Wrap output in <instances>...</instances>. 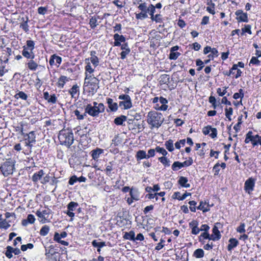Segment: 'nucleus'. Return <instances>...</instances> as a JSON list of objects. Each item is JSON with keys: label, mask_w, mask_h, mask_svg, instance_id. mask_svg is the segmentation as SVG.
Here are the masks:
<instances>
[{"label": "nucleus", "mask_w": 261, "mask_h": 261, "mask_svg": "<svg viewBox=\"0 0 261 261\" xmlns=\"http://www.w3.org/2000/svg\"><path fill=\"white\" fill-rule=\"evenodd\" d=\"M245 224L244 223H241L240 226L237 227V231L239 233H244L245 232Z\"/></svg>", "instance_id": "obj_64"}, {"label": "nucleus", "mask_w": 261, "mask_h": 261, "mask_svg": "<svg viewBox=\"0 0 261 261\" xmlns=\"http://www.w3.org/2000/svg\"><path fill=\"white\" fill-rule=\"evenodd\" d=\"M35 43L33 41L28 40L27 42V45L24 46L23 47H27V49L33 50L34 48Z\"/></svg>", "instance_id": "obj_53"}, {"label": "nucleus", "mask_w": 261, "mask_h": 261, "mask_svg": "<svg viewBox=\"0 0 261 261\" xmlns=\"http://www.w3.org/2000/svg\"><path fill=\"white\" fill-rule=\"evenodd\" d=\"M25 140L27 141L26 145L31 148L36 142V134L34 131H31L29 134H26Z\"/></svg>", "instance_id": "obj_11"}, {"label": "nucleus", "mask_w": 261, "mask_h": 261, "mask_svg": "<svg viewBox=\"0 0 261 261\" xmlns=\"http://www.w3.org/2000/svg\"><path fill=\"white\" fill-rule=\"evenodd\" d=\"M244 96L243 91L242 89L239 90V93H235L233 95V98L235 99H237L240 97L243 98Z\"/></svg>", "instance_id": "obj_58"}, {"label": "nucleus", "mask_w": 261, "mask_h": 261, "mask_svg": "<svg viewBox=\"0 0 261 261\" xmlns=\"http://www.w3.org/2000/svg\"><path fill=\"white\" fill-rule=\"evenodd\" d=\"M182 167L183 165L182 163L178 161L174 162L172 165V169L174 171L177 170L178 169H179Z\"/></svg>", "instance_id": "obj_45"}, {"label": "nucleus", "mask_w": 261, "mask_h": 261, "mask_svg": "<svg viewBox=\"0 0 261 261\" xmlns=\"http://www.w3.org/2000/svg\"><path fill=\"white\" fill-rule=\"evenodd\" d=\"M57 253L53 245H50L47 248L45 247V255L47 258L52 259L53 256Z\"/></svg>", "instance_id": "obj_14"}, {"label": "nucleus", "mask_w": 261, "mask_h": 261, "mask_svg": "<svg viewBox=\"0 0 261 261\" xmlns=\"http://www.w3.org/2000/svg\"><path fill=\"white\" fill-rule=\"evenodd\" d=\"M170 77L168 74H162L160 77V82L161 84H168L169 83Z\"/></svg>", "instance_id": "obj_36"}, {"label": "nucleus", "mask_w": 261, "mask_h": 261, "mask_svg": "<svg viewBox=\"0 0 261 261\" xmlns=\"http://www.w3.org/2000/svg\"><path fill=\"white\" fill-rule=\"evenodd\" d=\"M92 245L94 247L99 248H101L106 245L105 242H97L96 240H94L92 242Z\"/></svg>", "instance_id": "obj_41"}, {"label": "nucleus", "mask_w": 261, "mask_h": 261, "mask_svg": "<svg viewBox=\"0 0 261 261\" xmlns=\"http://www.w3.org/2000/svg\"><path fill=\"white\" fill-rule=\"evenodd\" d=\"M85 64H86L85 66V76L87 75H90L91 73H92L94 69L92 68L91 63L89 62V59H86L85 60Z\"/></svg>", "instance_id": "obj_21"}, {"label": "nucleus", "mask_w": 261, "mask_h": 261, "mask_svg": "<svg viewBox=\"0 0 261 261\" xmlns=\"http://www.w3.org/2000/svg\"><path fill=\"white\" fill-rule=\"evenodd\" d=\"M236 19L238 23L247 22L249 20L248 14L241 9L237 10L235 13Z\"/></svg>", "instance_id": "obj_8"}, {"label": "nucleus", "mask_w": 261, "mask_h": 261, "mask_svg": "<svg viewBox=\"0 0 261 261\" xmlns=\"http://www.w3.org/2000/svg\"><path fill=\"white\" fill-rule=\"evenodd\" d=\"M205 205H206V203L205 202H203L202 201H201L200 202V204L197 207V209L200 210L201 211H202L203 212H207L209 210V209L208 208H206L205 207Z\"/></svg>", "instance_id": "obj_54"}, {"label": "nucleus", "mask_w": 261, "mask_h": 261, "mask_svg": "<svg viewBox=\"0 0 261 261\" xmlns=\"http://www.w3.org/2000/svg\"><path fill=\"white\" fill-rule=\"evenodd\" d=\"M78 206L79 204L74 201L69 202L67 206V211L64 213L71 217V221L73 220V218L74 217V213L73 212L75 210Z\"/></svg>", "instance_id": "obj_10"}, {"label": "nucleus", "mask_w": 261, "mask_h": 261, "mask_svg": "<svg viewBox=\"0 0 261 261\" xmlns=\"http://www.w3.org/2000/svg\"><path fill=\"white\" fill-rule=\"evenodd\" d=\"M132 5L139 10L138 13H135V18L137 20H144L148 18V13L150 17H153L155 12V7L153 4L148 6L143 0H133Z\"/></svg>", "instance_id": "obj_1"}, {"label": "nucleus", "mask_w": 261, "mask_h": 261, "mask_svg": "<svg viewBox=\"0 0 261 261\" xmlns=\"http://www.w3.org/2000/svg\"><path fill=\"white\" fill-rule=\"evenodd\" d=\"M22 55L23 57L27 59H34L35 55L33 50L27 49V47H23Z\"/></svg>", "instance_id": "obj_18"}, {"label": "nucleus", "mask_w": 261, "mask_h": 261, "mask_svg": "<svg viewBox=\"0 0 261 261\" xmlns=\"http://www.w3.org/2000/svg\"><path fill=\"white\" fill-rule=\"evenodd\" d=\"M69 93L71 95V97L76 98L75 95L79 93V87L77 85H73L69 90Z\"/></svg>", "instance_id": "obj_30"}, {"label": "nucleus", "mask_w": 261, "mask_h": 261, "mask_svg": "<svg viewBox=\"0 0 261 261\" xmlns=\"http://www.w3.org/2000/svg\"><path fill=\"white\" fill-rule=\"evenodd\" d=\"M99 80L93 75L86 74L83 85L84 91L88 93L89 95L93 96L99 88Z\"/></svg>", "instance_id": "obj_2"}, {"label": "nucleus", "mask_w": 261, "mask_h": 261, "mask_svg": "<svg viewBox=\"0 0 261 261\" xmlns=\"http://www.w3.org/2000/svg\"><path fill=\"white\" fill-rule=\"evenodd\" d=\"M228 242L227 250L230 252L239 245V241L235 238L229 239Z\"/></svg>", "instance_id": "obj_19"}, {"label": "nucleus", "mask_w": 261, "mask_h": 261, "mask_svg": "<svg viewBox=\"0 0 261 261\" xmlns=\"http://www.w3.org/2000/svg\"><path fill=\"white\" fill-rule=\"evenodd\" d=\"M27 65L28 68L32 71H35L38 67V64L33 59H31L27 63Z\"/></svg>", "instance_id": "obj_34"}, {"label": "nucleus", "mask_w": 261, "mask_h": 261, "mask_svg": "<svg viewBox=\"0 0 261 261\" xmlns=\"http://www.w3.org/2000/svg\"><path fill=\"white\" fill-rule=\"evenodd\" d=\"M206 5L207 6L206 7V10L210 14L215 15V4L212 2V0H207Z\"/></svg>", "instance_id": "obj_17"}, {"label": "nucleus", "mask_w": 261, "mask_h": 261, "mask_svg": "<svg viewBox=\"0 0 261 261\" xmlns=\"http://www.w3.org/2000/svg\"><path fill=\"white\" fill-rule=\"evenodd\" d=\"M20 27L25 32L29 31V25L28 24V20L23 21L20 23Z\"/></svg>", "instance_id": "obj_62"}, {"label": "nucleus", "mask_w": 261, "mask_h": 261, "mask_svg": "<svg viewBox=\"0 0 261 261\" xmlns=\"http://www.w3.org/2000/svg\"><path fill=\"white\" fill-rule=\"evenodd\" d=\"M74 114L76 116L77 119L79 120H83L87 116L85 111L83 114H81L80 111L78 110H75L74 111Z\"/></svg>", "instance_id": "obj_42"}, {"label": "nucleus", "mask_w": 261, "mask_h": 261, "mask_svg": "<svg viewBox=\"0 0 261 261\" xmlns=\"http://www.w3.org/2000/svg\"><path fill=\"white\" fill-rule=\"evenodd\" d=\"M178 182V184L182 187L187 188H189L190 187V185L188 183V179L186 177H184V176L180 177Z\"/></svg>", "instance_id": "obj_27"}, {"label": "nucleus", "mask_w": 261, "mask_h": 261, "mask_svg": "<svg viewBox=\"0 0 261 261\" xmlns=\"http://www.w3.org/2000/svg\"><path fill=\"white\" fill-rule=\"evenodd\" d=\"M130 197L135 201H137L139 199V192L136 188H131L129 192Z\"/></svg>", "instance_id": "obj_26"}, {"label": "nucleus", "mask_w": 261, "mask_h": 261, "mask_svg": "<svg viewBox=\"0 0 261 261\" xmlns=\"http://www.w3.org/2000/svg\"><path fill=\"white\" fill-rule=\"evenodd\" d=\"M155 150L157 152H159L162 154L163 156H165L168 154V152L163 147H160V146H156L155 147Z\"/></svg>", "instance_id": "obj_49"}, {"label": "nucleus", "mask_w": 261, "mask_h": 261, "mask_svg": "<svg viewBox=\"0 0 261 261\" xmlns=\"http://www.w3.org/2000/svg\"><path fill=\"white\" fill-rule=\"evenodd\" d=\"M108 107L112 112H115L118 110V105L116 102H114L112 98H108L107 99Z\"/></svg>", "instance_id": "obj_20"}, {"label": "nucleus", "mask_w": 261, "mask_h": 261, "mask_svg": "<svg viewBox=\"0 0 261 261\" xmlns=\"http://www.w3.org/2000/svg\"><path fill=\"white\" fill-rule=\"evenodd\" d=\"M44 171L43 170H40L38 172L35 173L32 176V180L34 182H37L41 179L44 175Z\"/></svg>", "instance_id": "obj_25"}, {"label": "nucleus", "mask_w": 261, "mask_h": 261, "mask_svg": "<svg viewBox=\"0 0 261 261\" xmlns=\"http://www.w3.org/2000/svg\"><path fill=\"white\" fill-rule=\"evenodd\" d=\"M235 71H237V73L235 75V77L236 79H238V77L241 76L242 71L238 68V66L236 64H234L232 67L229 70V72H226V73H225V74L229 76L231 74H234Z\"/></svg>", "instance_id": "obj_15"}, {"label": "nucleus", "mask_w": 261, "mask_h": 261, "mask_svg": "<svg viewBox=\"0 0 261 261\" xmlns=\"http://www.w3.org/2000/svg\"><path fill=\"white\" fill-rule=\"evenodd\" d=\"M69 78L66 76L62 75L60 77L58 82V86L60 88H63L66 82L69 81Z\"/></svg>", "instance_id": "obj_29"}, {"label": "nucleus", "mask_w": 261, "mask_h": 261, "mask_svg": "<svg viewBox=\"0 0 261 261\" xmlns=\"http://www.w3.org/2000/svg\"><path fill=\"white\" fill-rule=\"evenodd\" d=\"M127 117L124 115H121L116 117L114 120V123L117 125H122L124 122L126 120Z\"/></svg>", "instance_id": "obj_28"}, {"label": "nucleus", "mask_w": 261, "mask_h": 261, "mask_svg": "<svg viewBox=\"0 0 261 261\" xmlns=\"http://www.w3.org/2000/svg\"><path fill=\"white\" fill-rule=\"evenodd\" d=\"M150 19L152 21H154L156 22H160L162 21L161 15L159 14H154L153 17H150Z\"/></svg>", "instance_id": "obj_55"}, {"label": "nucleus", "mask_w": 261, "mask_h": 261, "mask_svg": "<svg viewBox=\"0 0 261 261\" xmlns=\"http://www.w3.org/2000/svg\"><path fill=\"white\" fill-rule=\"evenodd\" d=\"M9 223L10 221H7L6 219H4L0 221V229L7 230L11 226Z\"/></svg>", "instance_id": "obj_33"}, {"label": "nucleus", "mask_w": 261, "mask_h": 261, "mask_svg": "<svg viewBox=\"0 0 261 261\" xmlns=\"http://www.w3.org/2000/svg\"><path fill=\"white\" fill-rule=\"evenodd\" d=\"M89 24L91 29H94L98 25L97 18L95 16L92 17L89 20Z\"/></svg>", "instance_id": "obj_40"}, {"label": "nucleus", "mask_w": 261, "mask_h": 261, "mask_svg": "<svg viewBox=\"0 0 261 261\" xmlns=\"http://www.w3.org/2000/svg\"><path fill=\"white\" fill-rule=\"evenodd\" d=\"M35 218L33 215L29 214L27 217V219H24L22 221V225L23 226H27L29 223L33 224L35 222Z\"/></svg>", "instance_id": "obj_23"}, {"label": "nucleus", "mask_w": 261, "mask_h": 261, "mask_svg": "<svg viewBox=\"0 0 261 261\" xmlns=\"http://www.w3.org/2000/svg\"><path fill=\"white\" fill-rule=\"evenodd\" d=\"M218 225H221L220 223H217L213 228V234H211L212 240L215 241L219 240L221 237L220 231L218 229Z\"/></svg>", "instance_id": "obj_13"}, {"label": "nucleus", "mask_w": 261, "mask_h": 261, "mask_svg": "<svg viewBox=\"0 0 261 261\" xmlns=\"http://www.w3.org/2000/svg\"><path fill=\"white\" fill-rule=\"evenodd\" d=\"M12 249V247L10 246H8L6 247V251L5 252V255L8 258H11L13 257Z\"/></svg>", "instance_id": "obj_51"}, {"label": "nucleus", "mask_w": 261, "mask_h": 261, "mask_svg": "<svg viewBox=\"0 0 261 261\" xmlns=\"http://www.w3.org/2000/svg\"><path fill=\"white\" fill-rule=\"evenodd\" d=\"M49 231V227L47 225H44L40 230V234L42 236H46Z\"/></svg>", "instance_id": "obj_43"}, {"label": "nucleus", "mask_w": 261, "mask_h": 261, "mask_svg": "<svg viewBox=\"0 0 261 261\" xmlns=\"http://www.w3.org/2000/svg\"><path fill=\"white\" fill-rule=\"evenodd\" d=\"M114 45L115 46H119L121 45V42H125V38L119 34H115L114 36Z\"/></svg>", "instance_id": "obj_16"}, {"label": "nucleus", "mask_w": 261, "mask_h": 261, "mask_svg": "<svg viewBox=\"0 0 261 261\" xmlns=\"http://www.w3.org/2000/svg\"><path fill=\"white\" fill-rule=\"evenodd\" d=\"M38 13L41 15H44L47 11V8L45 7H40L37 10Z\"/></svg>", "instance_id": "obj_61"}, {"label": "nucleus", "mask_w": 261, "mask_h": 261, "mask_svg": "<svg viewBox=\"0 0 261 261\" xmlns=\"http://www.w3.org/2000/svg\"><path fill=\"white\" fill-rule=\"evenodd\" d=\"M220 165L219 163H217L215 165V166L213 167V171L214 172L215 175H217L219 174V171H220Z\"/></svg>", "instance_id": "obj_63"}, {"label": "nucleus", "mask_w": 261, "mask_h": 261, "mask_svg": "<svg viewBox=\"0 0 261 261\" xmlns=\"http://www.w3.org/2000/svg\"><path fill=\"white\" fill-rule=\"evenodd\" d=\"M164 117L161 113L155 111H150L147 116V122L150 126V128H159L164 121Z\"/></svg>", "instance_id": "obj_3"}, {"label": "nucleus", "mask_w": 261, "mask_h": 261, "mask_svg": "<svg viewBox=\"0 0 261 261\" xmlns=\"http://www.w3.org/2000/svg\"><path fill=\"white\" fill-rule=\"evenodd\" d=\"M50 210H44L42 211L38 210L36 212V215L41 219L40 221L42 223H45L49 217Z\"/></svg>", "instance_id": "obj_12"}, {"label": "nucleus", "mask_w": 261, "mask_h": 261, "mask_svg": "<svg viewBox=\"0 0 261 261\" xmlns=\"http://www.w3.org/2000/svg\"><path fill=\"white\" fill-rule=\"evenodd\" d=\"M189 204H190V209L191 210V212H196V202L194 201V200H192V201H190L189 202Z\"/></svg>", "instance_id": "obj_59"}, {"label": "nucleus", "mask_w": 261, "mask_h": 261, "mask_svg": "<svg viewBox=\"0 0 261 261\" xmlns=\"http://www.w3.org/2000/svg\"><path fill=\"white\" fill-rule=\"evenodd\" d=\"M113 3L119 8H123L125 4V2H123L121 0H114Z\"/></svg>", "instance_id": "obj_52"}, {"label": "nucleus", "mask_w": 261, "mask_h": 261, "mask_svg": "<svg viewBox=\"0 0 261 261\" xmlns=\"http://www.w3.org/2000/svg\"><path fill=\"white\" fill-rule=\"evenodd\" d=\"M165 146L166 149L170 152H172L174 150V148L173 146V141L170 139L165 143Z\"/></svg>", "instance_id": "obj_35"}, {"label": "nucleus", "mask_w": 261, "mask_h": 261, "mask_svg": "<svg viewBox=\"0 0 261 261\" xmlns=\"http://www.w3.org/2000/svg\"><path fill=\"white\" fill-rule=\"evenodd\" d=\"M103 152V150L99 148H97L92 151V156L94 160H96L99 157L100 154Z\"/></svg>", "instance_id": "obj_37"}, {"label": "nucleus", "mask_w": 261, "mask_h": 261, "mask_svg": "<svg viewBox=\"0 0 261 261\" xmlns=\"http://www.w3.org/2000/svg\"><path fill=\"white\" fill-rule=\"evenodd\" d=\"M259 135H256L254 136V138L252 139L251 144L253 146H255L258 145Z\"/></svg>", "instance_id": "obj_60"}, {"label": "nucleus", "mask_w": 261, "mask_h": 261, "mask_svg": "<svg viewBox=\"0 0 261 261\" xmlns=\"http://www.w3.org/2000/svg\"><path fill=\"white\" fill-rule=\"evenodd\" d=\"M118 98L123 101L119 102V105L124 110L130 109L132 107V100L130 96L126 94H122L119 96Z\"/></svg>", "instance_id": "obj_7"}, {"label": "nucleus", "mask_w": 261, "mask_h": 261, "mask_svg": "<svg viewBox=\"0 0 261 261\" xmlns=\"http://www.w3.org/2000/svg\"><path fill=\"white\" fill-rule=\"evenodd\" d=\"M180 55L181 54L179 52L170 51L169 58L174 60L177 59Z\"/></svg>", "instance_id": "obj_48"}, {"label": "nucleus", "mask_w": 261, "mask_h": 261, "mask_svg": "<svg viewBox=\"0 0 261 261\" xmlns=\"http://www.w3.org/2000/svg\"><path fill=\"white\" fill-rule=\"evenodd\" d=\"M255 184V179L252 177L247 179L244 184V190L246 193L250 194L254 190Z\"/></svg>", "instance_id": "obj_9"}, {"label": "nucleus", "mask_w": 261, "mask_h": 261, "mask_svg": "<svg viewBox=\"0 0 261 261\" xmlns=\"http://www.w3.org/2000/svg\"><path fill=\"white\" fill-rule=\"evenodd\" d=\"M251 25L250 24H245L244 27L242 28V33H251Z\"/></svg>", "instance_id": "obj_57"}, {"label": "nucleus", "mask_w": 261, "mask_h": 261, "mask_svg": "<svg viewBox=\"0 0 261 261\" xmlns=\"http://www.w3.org/2000/svg\"><path fill=\"white\" fill-rule=\"evenodd\" d=\"M14 97L17 99L20 98L25 100H27L28 97V95L23 91H18Z\"/></svg>", "instance_id": "obj_38"}, {"label": "nucleus", "mask_w": 261, "mask_h": 261, "mask_svg": "<svg viewBox=\"0 0 261 261\" xmlns=\"http://www.w3.org/2000/svg\"><path fill=\"white\" fill-rule=\"evenodd\" d=\"M59 140L61 145H64L69 147L73 143V134L71 130L62 129L58 135Z\"/></svg>", "instance_id": "obj_5"}, {"label": "nucleus", "mask_w": 261, "mask_h": 261, "mask_svg": "<svg viewBox=\"0 0 261 261\" xmlns=\"http://www.w3.org/2000/svg\"><path fill=\"white\" fill-rule=\"evenodd\" d=\"M154 34H150V35H151V36H149V39L152 38L151 39V41H150L151 45H155L156 44H158L159 41L162 38V37L159 35H155V37H154L152 36V35H154Z\"/></svg>", "instance_id": "obj_31"}, {"label": "nucleus", "mask_w": 261, "mask_h": 261, "mask_svg": "<svg viewBox=\"0 0 261 261\" xmlns=\"http://www.w3.org/2000/svg\"><path fill=\"white\" fill-rule=\"evenodd\" d=\"M105 106L102 103H97L96 101L92 104L89 103L85 106V111L86 115L88 114L92 117H97L100 113L105 111Z\"/></svg>", "instance_id": "obj_4"}, {"label": "nucleus", "mask_w": 261, "mask_h": 261, "mask_svg": "<svg viewBox=\"0 0 261 261\" xmlns=\"http://www.w3.org/2000/svg\"><path fill=\"white\" fill-rule=\"evenodd\" d=\"M158 160L165 167H169L170 166V160L167 157H160Z\"/></svg>", "instance_id": "obj_39"}, {"label": "nucleus", "mask_w": 261, "mask_h": 261, "mask_svg": "<svg viewBox=\"0 0 261 261\" xmlns=\"http://www.w3.org/2000/svg\"><path fill=\"white\" fill-rule=\"evenodd\" d=\"M186 143V140L185 139H182L179 140V141H177L175 144V146L176 149H180L181 147V145L182 146L185 145Z\"/></svg>", "instance_id": "obj_56"}, {"label": "nucleus", "mask_w": 261, "mask_h": 261, "mask_svg": "<svg viewBox=\"0 0 261 261\" xmlns=\"http://www.w3.org/2000/svg\"><path fill=\"white\" fill-rule=\"evenodd\" d=\"M89 59V62L91 63L94 67L97 66L99 64V59L97 57H90Z\"/></svg>", "instance_id": "obj_47"}, {"label": "nucleus", "mask_w": 261, "mask_h": 261, "mask_svg": "<svg viewBox=\"0 0 261 261\" xmlns=\"http://www.w3.org/2000/svg\"><path fill=\"white\" fill-rule=\"evenodd\" d=\"M194 256L196 258H202L204 256V251L202 249H197L194 252Z\"/></svg>", "instance_id": "obj_44"}, {"label": "nucleus", "mask_w": 261, "mask_h": 261, "mask_svg": "<svg viewBox=\"0 0 261 261\" xmlns=\"http://www.w3.org/2000/svg\"><path fill=\"white\" fill-rule=\"evenodd\" d=\"M135 233L134 231L131 230L129 232H125L123 238L126 240H129L131 241H135Z\"/></svg>", "instance_id": "obj_32"}, {"label": "nucleus", "mask_w": 261, "mask_h": 261, "mask_svg": "<svg viewBox=\"0 0 261 261\" xmlns=\"http://www.w3.org/2000/svg\"><path fill=\"white\" fill-rule=\"evenodd\" d=\"M14 169V164L11 161H7L1 165L0 170L5 176H8L13 173Z\"/></svg>", "instance_id": "obj_6"}, {"label": "nucleus", "mask_w": 261, "mask_h": 261, "mask_svg": "<svg viewBox=\"0 0 261 261\" xmlns=\"http://www.w3.org/2000/svg\"><path fill=\"white\" fill-rule=\"evenodd\" d=\"M136 158L137 161H139L145 159H148L146 151L143 150H139L137 152Z\"/></svg>", "instance_id": "obj_24"}, {"label": "nucleus", "mask_w": 261, "mask_h": 261, "mask_svg": "<svg viewBox=\"0 0 261 261\" xmlns=\"http://www.w3.org/2000/svg\"><path fill=\"white\" fill-rule=\"evenodd\" d=\"M218 56V51L217 49L215 48H213L211 51V54L207 56V57L213 60L215 57H217Z\"/></svg>", "instance_id": "obj_50"}, {"label": "nucleus", "mask_w": 261, "mask_h": 261, "mask_svg": "<svg viewBox=\"0 0 261 261\" xmlns=\"http://www.w3.org/2000/svg\"><path fill=\"white\" fill-rule=\"evenodd\" d=\"M205 239L212 240L211 235L209 234L208 232H203L198 237L199 241L203 244L205 243Z\"/></svg>", "instance_id": "obj_22"}, {"label": "nucleus", "mask_w": 261, "mask_h": 261, "mask_svg": "<svg viewBox=\"0 0 261 261\" xmlns=\"http://www.w3.org/2000/svg\"><path fill=\"white\" fill-rule=\"evenodd\" d=\"M225 116L226 118L229 120H231V116L232 115L233 109L232 108H226L225 109Z\"/></svg>", "instance_id": "obj_46"}]
</instances>
